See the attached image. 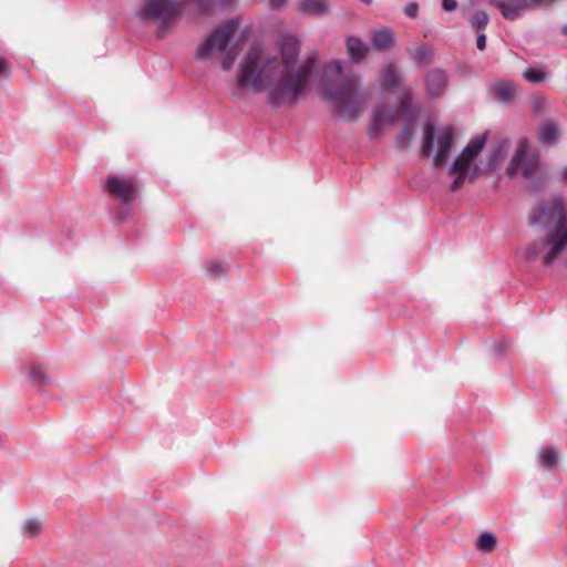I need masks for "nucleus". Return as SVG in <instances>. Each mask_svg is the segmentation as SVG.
Here are the masks:
<instances>
[{
  "instance_id": "obj_17",
  "label": "nucleus",
  "mask_w": 567,
  "mask_h": 567,
  "mask_svg": "<svg viewBox=\"0 0 567 567\" xmlns=\"http://www.w3.org/2000/svg\"><path fill=\"white\" fill-rule=\"evenodd\" d=\"M297 9L303 14L320 17L329 11L330 3L328 0H298Z\"/></svg>"
},
{
  "instance_id": "obj_31",
  "label": "nucleus",
  "mask_w": 567,
  "mask_h": 567,
  "mask_svg": "<svg viewBox=\"0 0 567 567\" xmlns=\"http://www.w3.org/2000/svg\"><path fill=\"white\" fill-rule=\"evenodd\" d=\"M540 254V248L537 247L536 245H532L528 249H527V259L533 261L535 260L536 258H538Z\"/></svg>"
},
{
  "instance_id": "obj_40",
  "label": "nucleus",
  "mask_w": 567,
  "mask_h": 567,
  "mask_svg": "<svg viewBox=\"0 0 567 567\" xmlns=\"http://www.w3.org/2000/svg\"><path fill=\"white\" fill-rule=\"evenodd\" d=\"M362 3L364 4H370L372 2V0H360Z\"/></svg>"
},
{
  "instance_id": "obj_10",
  "label": "nucleus",
  "mask_w": 567,
  "mask_h": 567,
  "mask_svg": "<svg viewBox=\"0 0 567 567\" xmlns=\"http://www.w3.org/2000/svg\"><path fill=\"white\" fill-rule=\"evenodd\" d=\"M538 166V158L535 155H529V143L522 140L515 152V155L506 169L508 176H513L517 169H520L525 177L535 173Z\"/></svg>"
},
{
  "instance_id": "obj_11",
  "label": "nucleus",
  "mask_w": 567,
  "mask_h": 567,
  "mask_svg": "<svg viewBox=\"0 0 567 567\" xmlns=\"http://www.w3.org/2000/svg\"><path fill=\"white\" fill-rule=\"evenodd\" d=\"M105 190L113 197L131 203L135 198L136 183L132 178L110 175L105 181Z\"/></svg>"
},
{
  "instance_id": "obj_19",
  "label": "nucleus",
  "mask_w": 567,
  "mask_h": 567,
  "mask_svg": "<svg viewBox=\"0 0 567 567\" xmlns=\"http://www.w3.org/2000/svg\"><path fill=\"white\" fill-rule=\"evenodd\" d=\"M523 78L529 83L538 84V83H543L546 80L550 79V73L546 70L545 66H542V68L528 66L523 72Z\"/></svg>"
},
{
  "instance_id": "obj_22",
  "label": "nucleus",
  "mask_w": 567,
  "mask_h": 567,
  "mask_svg": "<svg viewBox=\"0 0 567 567\" xmlns=\"http://www.w3.org/2000/svg\"><path fill=\"white\" fill-rule=\"evenodd\" d=\"M496 537L492 533H483L480 535L476 542V548L484 553H491L496 546Z\"/></svg>"
},
{
  "instance_id": "obj_35",
  "label": "nucleus",
  "mask_w": 567,
  "mask_h": 567,
  "mask_svg": "<svg viewBox=\"0 0 567 567\" xmlns=\"http://www.w3.org/2000/svg\"><path fill=\"white\" fill-rule=\"evenodd\" d=\"M272 9H280L286 6L287 0H270Z\"/></svg>"
},
{
  "instance_id": "obj_2",
  "label": "nucleus",
  "mask_w": 567,
  "mask_h": 567,
  "mask_svg": "<svg viewBox=\"0 0 567 567\" xmlns=\"http://www.w3.org/2000/svg\"><path fill=\"white\" fill-rule=\"evenodd\" d=\"M322 91L334 111L348 122H355L370 100L369 92L360 86L359 76L351 71L346 72L340 60L327 63Z\"/></svg>"
},
{
  "instance_id": "obj_6",
  "label": "nucleus",
  "mask_w": 567,
  "mask_h": 567,
  "mask_svg": "<svg viewBox=\"0 0 567 567\" xmlns=\"http://www.w3.org/2000/svg\"><path fill=\"white\" fill-rule=\"evenodd\" d=\"M184 8V0H144L137 17L146 21L161 22L157 34L163 37L166 30L183 16Z\"/></svg>"
},
{
  "instance_id": "obj_7",
  "label": "nucleus",
  "mask_w": 567,
  "mask_h": 567,
  "mask_svg": "<svg viewBox=\"0 0 567 567\" xmlns=\"http://www.w3.org/2000/svg\"><path fill=\"white\" fill-rule=\"evenodd\" d=\"M419 116V110L414 109L410 100L404 96L400 100L399 107L394 110H385L378 106L368 126V134L372 138H377L383 132L386 125L394 124L398 118L403 121H415Z\"/></svg>"
},
{
  "instance_id": "obj_37",
  "label": "nucleus",
  "mask_w": 567,
  "mask_h": 567,
  "mask_svg": "<svg viewBox=\"0 0 567 567\" xmlns=\"http://www.w3.org/2000/svg\"><path fill=\"white\" fill-rule=\"evenodd\" d=\"M498 156H499V157H503V156H504V154H502L501 150H497L496 154L494 155L495 159H496Z\"/></svg>"
},
{
  "instance_id": "obj_14",
  "label": "nucleus",
  "mask_w": 567,
  "mask_h": 567,
  "mask_svg": "<svg viewBox=\"0 0 567 567\" xmlns=\"http://www.w3.org/2000/svg\"><path fill=\"white\" fill-rule=\"evenodd\" d=\"M425 89L430 96L436 97L444 93L447 84L446 75L441 70H433L425 76Z\"/></svg>"
},
{
  "instance_id": "obj_23",
  "label": "nucleus",
  "mask_w": 567,
  "mask_h": 567,
  "mask_svg": "<svg viewBox=\"0 0 567 567\" xmlns=\"http://www.w3.org/2000/svg\"><path fill=\"white\" fill-rule=\"evenodd\" d=\"M22 534L28 537H35L42 532V522L30 518L23 522L21 526Z\"/></svg>"
},
{
  "instance_id": "obj_9",
  "label": "nucleus",
  "mask_w": 567,
  "mask_h": 567,
  "mask_svg": "<svg viewBox=\"0 0 567 567\" xmlns=\"http://www.w3.org/2000/svg\"><path fill=\"white\" fill-rule=\"evenodd\" d=\"M557 0H494L492 3L507 20H516L527 10L551 7Z\"/></svg>"
},
{
  "instance_id": "obj_27",
  "label": "nucleus",
  "mask_w": 567,
  "mask_h": 567,
  "mask_svg": "<svg viewBox=\"0 0 567 567\" xmlns=\"http://www.w3.org/2000/svg\"><path fill=\"white\" fill-rule=\"evenodd\" d=\"M416 63H423L430 58V50L426 47H419L413 55Z\"/></svg>"
},
{
  "instance_id": "obj_38",
  "label": "nucleus",
  "mask_w": 567,
  "mask_h": 567,
  "mask_svg": "<svg viewBox=\"0 0 567 567\" xmlns=\"http://www.w3.org/2000/svg\"><path fill=\"white\" fill-rule=\"evenodd\" d=\"M563 177L567 181V166L563 169Z\"/></svg>"
},
{
  "instance_id": "obj_15",
  "label": "nucleus",
  "mask_w": 567,
  "mask_h": 567,
  "mask_svg": "<svg viewBox=\"0 0 567 567\" xmlns=\"http://www.w3.org/2000/svg\"><path fill=\"white\" fill-rule=\"evenodd\" d=\"M23 371L29 381L38 386L52 384L51 378L48 375L44 365L41 363L31 362L24 367Z\"/></svg>"
},
{
  "instance_id": "obj_24",
  "label": "nucleus",
  "mask_w": 567,
  "mask_h": 567,
  "mask_svg": "<svg viewBox=\"0 0 567 567\" xmlns=\"http://www.w3.org/2000/svg\"><path fill=\"white\" fill-rule=\"evenodd\" d=\"M515 93V86L512 82H501L495 86V94L501 101H508Z\"/></svg>"
},
{
  "instance_id": "obj_4",
  "label": "nucleus",
  "mask_w": 567,
  "mask_h": 567,
  "mask_svg": "<svg viewBox=\"0 0 567 567\" xmlns=\"http://www.w3.org/2000/svg\"><path fill=\"white\" fill-rule=\"evenodd\" d=\"M486 135L484 133L473 137L449 166V175L454 176L450 185L451 192L460 190L466 181L474 183L478 177L481 168L475 159L485 146Z\"/></svg>"
},
{
  "instance_id": "obj_41",
  "label": "nucleus",
  "mask_w": 567,
  "mask_h": 567,
  "mask_svg": "<svg viewBox=\"0 0 567 567\" xmlns=\"http://www.w3.org/2000/svg\"><path fill=\"white\" fill-rule=\"evenodd\" d=\"M200 11H203V12L206 11V8L200 6Z\"/></svg>"
},
{
  "instance_id": "obj_26",
  "label": "nucleus",
  "mask_w": 567,
  "mask_h": 567,
  "mask_svg": "<svg viewBox=\"0 0 567 567\" xmlns=\"http://www.w3.org/2000/svg\"><path fill=\"white\" fill-rule=\"evenodd\" d=\"M236 56H237V52L234 48L228 50L224 54V56L220 59V66L223 68L224 71H229L233 68V65L236 61Z\"/></svg>"
},
{
  "instance_id": "obj_32",
  "label": "nucleus",
  "mask_w": 567,
  "mask_h": 567,
  "mask_svg": "<svg viewBox=\"0 0 567 567\" xmlns=\"http://www.w3.org/2000/svg\"><path fill=\"white\" fill-rule=\"evenodd\" d=\"M457 7L456 0H442V8L445 11H453Z\"/></svg>"
},
{
  "instance_id": "obj_16",
  "label": "nucleus",
  "mask_w": 567,
  "mask_h": 567,
  "mask_svg": "<svg viewBox=\"0 0 567 567\" xmlns=\"http://www.w3.org/2000/svg\"><path fill=\"white\" fill-rule=\"evenodd\" d=\"M559 134V125L556 122L548 118L542 121L538 128V138L542 143L555 145L558 142Z\"/></svg>"
},
{
  "instance_id": "obj_13",
  "label": "nucleus",
  "mask_w": 567,
  "mask_h": 567,
  "mask_svg": "<svg viewBox=\"0 0 567 567\" xmlns=\"http://www.w3.org/2000/svg\"><path fill=\"white\" fill-rule=\"evenodd\" d=\"M370 40L374 49L385 51L394 45L395 33L389 27H381L371 30Z\"/></svg>"
},
{
  "instance_id": "obj_25",
  "label": "nucleus",
  "mask_w": 567,
  "mask_h": 567,
  "mask_svg": "<svg viewBox=\"0 0 567 567\" xmlns=\"http://www.w3.org/2000/svg\"><path fill=\"white\" fill-rule=\"evenodd\" d=\"M468 20H470L471 27L475 31H480L487 27V24L489 22V17L485 11L478 10Z\"/></svg>"
},
{
  "instance_id": "obj_28",
  "label": "nucleus",
  "mask_w": 567,
  "mask_h": 567,
  "mask_svg": "<svg viewBox=\"0 0 567 567\" xmlns=\"http://www.w3.org/2000/svg\"><path fill=\"white\" fill-rule=\"evenodd\" d=\"M208 272L213 277L224 276L226 274V266L223 262H220V261L213 262L208 267Z\"/></svg>"
},
{
  "instance_id": "obj_12",
  "label": "nucleus",
  "mask_w": 567,
  "mask_h": 567,
  "mask_svg": "<svg viewBox=\"0 0 567 567\" xmlns=\"http://www.w3.org/2000/svg\"><path fill=\"white\" fill-rule=\"evenodd\" d=\"M344 42L348 58L353 64L364 61L371 51L370 45L359 37L348 35Z\"/></svg>"
},
{
  "instance_id": "obj_39",
  "label": "nucleus",
  "mask_w": 567,
  "mask_h": 567,
  "mask_svg": "<svg viewBox=\"0 0 567 567\" xmlns=\"http://www.w3.org/2000/svg\"><path fill=\"white\" fill-rule=\"evenodd\" d=\"M561 32H563V34L567 35V24H565V25L561 28Z\"/></svg>"
},
{
  "instance_id": "obj_36",
  "label": "nucleus",
  "mask_w": 567,
  "mask_h": 567,
  "mask_svg": "<svg viewBox=\"0 0 567 567\" xmlns=\"http://www.w3.org/2000/svg\"><path fill=\"white\" fill-rule=\"evenodd\" d=\"M235 0H221L220 4L221 7H228L230 6Z\"/></svg>"
},
{
  "instance_id": "obj_8",
  "label": "nucleus",
  "mask_w": 567,
  "mask_h": 567,
  "mask_svg": "<svg viewBox=\"0 0 567 567\" xmlns=\"http://www.w3.org/2000/svg\"><path fill=\"white\" fill-rule=\"evenodd\" d=\"M238 28L239 19L233 18L223 27L215 29L207 39L198 45L196 59L207 60L216 50L224 52Z\"/></svg>"
},
{
  "instance_id": "obj_21",
  "label": "nucleus",
  "mask_w": 567,
  "mask_h": 567,
  "mask_svg": "<svg viewBox=\"0 0 567 567\" xmlns=\"http://www.w3.org/2000/svg\"><path fill=\"white\" fill-rule=\"evenodd\" d=\"M413 121H404V124L402 126L401 134L399 135L396 140V144L401 148H408L410 143L414 138V127L412 125Z\"/></svg>"
},
{
  "instance_id": "obj_3",
  "label": "nucleus",
  "mask_w": 567,
  "mask_h": 567,
  "mask_svg": "<svg viewBox=\"0 0 567 567\" xmlns=\"http://www.w3.org/2000/svg\"><path fill=\"white\" fill-rule=\"evenodd\" d=\"M529 224L547 230L542 241L544 266H550L558 258H563L567 266V209L564 198L551 197L537 203L529 214Z\"/></svg>"
},
{
  "instance_id": "obj_33",
  "label": "nucleus",
  "mask_w": 567,
  "mask_h": 567,
  "mask_svg": "<svg viewBox=\"0 0 567 567\" xmlns=\"http://www.w3.org/2000/svg\"><path fill=\"white\" fill-rule=\"evenodd\" d=\"M476 48L478 50H484L486 48V35L485 33H480L476 39Z\"/></svg>"
},
{
  "instance_id": "obj_29",
  "label": "nucleus",
  "mask_w": 567,
  "mask_h": 567,
  "mask_svg": "<svg viewBox=\"0 0 567 567\" xmlns=\"http://www.w3.org/2000/svg\"><path fill=\"white\" fill-rule=\"evenodd\" d=\"M547 102L544 97L537 96L533 99V110L536 114H540L546 110Z\"/></svg>"
},
{
  "instance_id": "obj_18",
  "label": "nucleus",
  "mask_w": 567,
  "mask_h": 567,
  "mask_svg": "<svg viewBox=\"0 0 567 567\" xmlns=\"http://www.w3.org/2000/svg\"><path fill=\"white\" fill-rule=\"evenodd\" d=\"M537 460L542 468L550 471L559 463V453L553 446H547L537 453Z\"/></svg>"
},
{
  "instance_id": "obj_20",
  "label": "nucleus",
  "mask_w": 567,
  "mask_h": 567,
  "mask_svg": "<svg viewBox=\"0 0 567 567\" xmlns=\"http://www.w3.org/2000/svg\"><path fill=\"white\" fill-rule=\"evenodd\" d=\"M383 81L384 84L391 89H400L405 91L401 86L400 73L393 64H388L383 68Z\"/></svg>"
},
{
  "instance_id": "obj_1",
  "label": "nucleus",
  "mask_w": 567,
  "mask_h": 567,
  "mask_svg": "<svg viewBox=\"0 0 567 567\" xmlns=\"http://www.w3.org/2000/svg\"><path fill=\"white\" fill-rule=\"evenodd\" d=\"M299 40L285 35L280 40V55L266 53L258 44L250 47L238 65L231 94L241 89L252 93L265 92L272 107H292L307 91L317 65V56L298 62Z\"/></svg>"
},
{
  "instance_id": "obj_30",
  "label": "nucleus",
  "mask_w": 567,
  "mask_h": 567,
  "mask_svg": "<svg viewBox=\"0 0 567 567\" xmlns=\"http://www.w3.org/2000/svg\"><path fill=\"white\" fill-rule=\"evenodd\" d=\"M404 13L411 19H415L419 13V6L416 2H410L404 7Z\"/></svg>"
},
{
  "instance_id": "obj_34",
  "label": "nucleus",
  "mask_w": 567,
  "mask_h": 567,
  "mask_svg": "<svg viewBox=\"0 0 567 567\" xmlns=\"http://www.w3.org/2000/svg\"><path fill=\"white\" fill-rule=\"evenodd\" d=\"M9 73V65L4 59H0V76Z\"/></svg>"
},
{
  "instance_id": "obj_5",
  "label": "nucleus",
  "mask_w": 567,
  "mask_h": 567,
  "mask_svg": "<svg viewBox=\"0 0 567 567\" xmlns=\"http://www.w3.org/2000/svg\"><path fill=\"white\" fill-rule=\"evenodd\" d=\"M454 145V128L451 125L435 128L431 122L423 127L421 156L427 157L435 148L433 166L443 167L447 163Z\"/></svg>"
}]
</instances>
